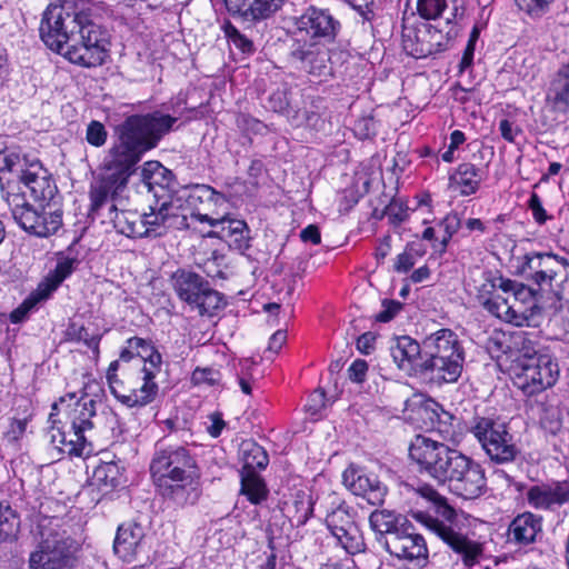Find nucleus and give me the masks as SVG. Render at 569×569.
<instances>
[{
	"mask_svg": "<svg viewBox=\"0 0 569 569\" xmlns=\"http://www.w3.org/2000/svg\"><path fill=\"white\" fill-rule=\"evenodd\" d=\"M40 38L53 52L83 68L102 66L109 57L110 36L92 19L86 0H61L42 13Z\"/></svg>",
	"mask_w": 569,
	"mask_h": 569,
	"instance_id": "f257e3e1",
	"label": "nucleus"
},
{
	"mask_svg": "<svg viewBox=\"0 0 569 569\" xmlns=\"http://www.w3.org/2000/svg\"><path fill=\"white\" fill-rule=\"evenodd\" d=\"M149 472L158 496L177 508L194 506L201 497V468L187 445L157 441Z\"/></svg>",
	"mask_w": 569,
	"mask_h": 569,
	"instance_id": "f03ea898",
	"label": "nucleus"
},
{
	"mask_svg": "<svg viewBox=\"0 0 569 569\" xmlns=\"http://www.w3.org/2000/svg\"><path fill=\"white\" fill-rule=\"evenodd\" d=\"M176 122V117L159 111L127 117L114 129L108 160L133 174L142 157L159 144Z\"/></svg>",
	"mask_w": 569,
	"mask_h": 569,
	"instance_id": "7ed1b4c3",
	"label": "nucleus"
},
{
	"mask_svg": "<svg viewBox=\"0 0 569 569\" xmlns=\"http://www.w3.org/2000/svg\"><path fill=\"white\" fill-rule=\"evenodd\" d=\"M93 399L88 398L83 392H67L51 406L49 421L56 432L52 433V442L57 445L60 452L70 457H82L89 453L91 447L87 432L94 428L96 416Z\"/></svg>",
	"mask_w": 569,
	"mask_h": 569,
	"instance_id": "20e7f679",
	"label": "nucleus"
},
{
	"mask_svg": "<svg viewBox=\"0 0 569 569\" xmlns=\"http://www.w3.org/2000/svg\"><path fill=\"white\" fill-rule=\"evenodd\" d=\"M52 506L60 507V503L53 498H44L40 503L37 517L40 541L30 553V569H72L76 566L78 545L62 528V518L48 513Z\"/></svg>",
	"mask_w": 569,
	"mask_h": 569,
	"instance_id": "39448f33",
	"label": "nucleus"
},
{
	"mask_svg": "<svg viewBox=\"0 0 569 569\" xmlns=\"http://www.w3.org/2000/svg\"><path fill=\"white\" fill-rule=\"evenodd\" d=\"M369 527L390 556L410 562L428 559L426 540L407 517L388 509H376L369 515Z\"/></svg>",
	"mask_w": 569,
	"mask_h": 569,
	"instance_id": "423d86ee",
	"label": "nucleus"
},
{
	"mask_svg": "<svg viewBox=\"0 0 569 569\" xmlns=\"http://www.w3.org/2000/svg\"><path fill=\"white\" fill-rule=\"evenodd\" d=\"M162 356L156 355L151 366L134 363L118 371V362H110L106 380L110 393L127 408H143L152 403L159 392L156 377L161 371Z\"/></svg>",
	"mask_w": 569,
	"mask_h": 569,
	"instance_id": "0eeeda50",
	"label": "nucleus"
},
{
	"mask_svg": "<svg viewBox=\"0 0 569 569\" xmlns=\"http://www.w3.org/2000/svg\"><path fill=\"white\" fill-rule=\"evenodd\" d=\"M0 194L16 223L29 234L47 238L62 227V209L38 210L28 202L21 171L14 177L0 176Z\"/></svg>",
	"mask_w": 569,
	"mask_h": 569,
	"instance_id": "6e6552de",
	"label": "nucleus"
},
{
	"mask_svg": "<svg viewBox=\"0 0 569 569\" xmlns=\"http://www.w3.org/2000/svg\"><path fill=\"white\" fill-rule=\"evenodd\" d=\"M426 378L438 382H456L462 371L465 351L458 336L441 328L423 340Z\"/></svg>",
	"mask_w": 569,
	"mask_h": 569,
	"instance_id": "1a4fd4ad",
	"label": "nucleus"
},
{
	"mask_svg": "<svg viewBox=\"0 0 569 569\" xmlns=\"http://www.w3.org/2000/svg\"><path fill=\"white\" fill-rule=\"evenodd\" d=\"M479 298L492 316L516 327L532 326L538 316L533 287H492Z\"/></svg>",
	"mask_w": 569,
	"mask_h": 569,
	"instance_id": "9d476101",
	"label": "nucleus"
},
{
	"mask_svg": "<svg viewBox=\"0 0 569 569\" xmlns=\"http://www.w3.org/2000/svg\"><path fill=\"white\" fill-rule=\"evenodd\" d=\"M412 518L435 533L456 555L463 568L472 569L487 559L486 542L465 533L458 518L439 522L423 512H413Z\"/></svg>",
	"mask_w": 569,
	"mask_h": 569,
	"instance_id": "9b49d317",
	"label": "nucleus"
},
{
	"mask_svg": "<svg viewBox=\"0 0 569 569\" xmlns=\"http://www.w3.org/2000/svg\"><path fill=\"white\" fill-rule=\"evenodd\" d=\"M470 432L477 439L487 456L497 463H507L516 459L518 448L513 435L507 423L492 409L475 415L470 425Z\"/></svg>",
	"mask_w": 569,
	"mask_h": 569,
	"instance_id": "f8f14e48",
	"label": "nucleus"
},
{
	"mask_svg": "<svg viewBox=\"0 0 569 569\" xmlns=\"http://www.w3.org/2000/svg\"><path fill=\"white\" fill-rule=\"evenodd\" d=\"M341 31V22L329 9L309 6L295 20V31L291 41L308 43L332 44Z\"/></svg>",
	"mask_w": 569,
	"mask_h": 569,
	"instance_id": "ddd939ff",
	"label": "nucleus"
},
{
	"mask_svg": "<svg viewBox=\"0 0 569 569\" xmlns=\"http://www.w3.org/2000/svg\"><path fill=\"white\" fill-rule=\"evenodd\" d=\"M559 372L557 359L546 351L528 362L519 363L513 385L525 397H533L552 388L558 381Z\"/></svg>",
	"mask_w": 569,
	"mask_h": 569,
	"instance_id": "4468645a",
	"label": "nucleus"
},
{
	"mask_svg": "<svg viewBox=\"0 0 569 569\" xmlns=\"http://www.w3.org/2000/svg\"><path fill=\"white\" fill-rule=\"evenodd\" d=\"M457 36L458 29L456 26H451L443 33L432 24L426 26L423 30L403 24L401 46L408 56L415 59H423L446 51Z\"/></svg>",
	"mask_w": 569,
	"mask_h": 569,
	"instance_id": "2eb2a0df",
	"label": "nucleus"
},
{
	"mask_svg": "<svg viewBox=\"0 0 569 569\" xmlns=\"http://www.w3.org/2000/svg\"><path fill=\"white\" fill-rule=\"evenodd\" d=\"M539 343L535 332L525 330H495L488 339L487 348L490 353L500 358L521 357L520 362H528L531 358L546 352L537 349Z\"/></svg>",
	"mask_w": 569,
	"mask_h": 569,
	"instance_id": "dca6fc26",
	"label": "nucleus"
},
{
	"mask_svg": "<svg viewBox=\"0 0 569 569\" xmlns=\"http://www.w3.org/2000/svg\"><path fill=\"white\" fill-rule=\"evenodd\" d=\"M150 212L143 213L147 237H162L170 230H186L190 228L189 218L180 204L164 196H156Z\"/></svg>",
	"mask_w": 569,
	"mask_h": 569,
	"instance_id": "f3484780",
	"label": "nucleus"
},
{
	"mask_svg": "<svg viewBox=\"0 0 569 569\" xmlns=\"http://www.w3.org/2000/svg\"><path fill=\"white\" fill-rule=\"evenodd\" d=\"M290 58L318 82H327L335 76L328 44L291 41Z\"/></svg>",
	"mask_w": 569,
	"mask_h": 569,
	"instance_id": "a211bd4d",
	"label": "nucleus"
},
{
	"mask_svg": "<svg viewBox=\"0 0 569 569\" xmlns=\"http://www.w3.org/2000/svg\"><path fill=\"white\" fill-rule=\"evenodd\" d=\"M106 172L97 181L94 186L90 187L89 199L90 207L88 216L96 219L100 216V210L103 206L110 202L113 203L116 198L126 188L129 178L132 173L122 168H117L109 160L104 163Z\"/></svg>",
	"mask_w": 569,
	"mask_h": 569,
	"instance_id": "6ab92c4d",
	"label": "nucleus"
},
{
	"mask_svg": "<svg viewBox=\"0 0 569 569\" xmlns=\"http://www.w3.org/2000/svg\"><path fill=\"white\" fill-rule=\"evenodd\" d=\"M21 178L24 181V188L29 190L30 196L36 202L40 203V209L47 211L61 209L56 201L58 197V187L52 174L39 160L24 162L21 169Z\"/></svg>",
	"mask_w": 569,
	"mask_h": 569,
	"instance_id": "aec40b11",
	"label": "nucleus"
},
{
	"mask_svg": "<svg viewBox=\"0 0 569 569\" xmlns=\"http://www.w3.org/2000/svg\"><path fill=\"white\" fill-rule=\"evenodd\" d=\"M450 447L441 441L417 435L409 445V458L417 465L420 473L427 475L436 483L445 466Z\"/></svg>",
	"mask_w": 569,
	"mask_h": 569,
	"instance_id": "412c9836",
	"label": "nucleus"
},
{
	"mask_svg": "<svg viewBox=\"0 0 569 569\" xmlns=\"http://www.w3.org/2000/svg\"><path fill=\"white\" fill-rule=\"evenodd\" d=\"M193 217L198 222H206L213 228L204 234L206 237L219 238L239 253H244L250 248V229L243 219L229 216L216 219L202 212H194Z\"/></svg>",
	"mask_w": 569,
	"mask_h": 569,
	"instance_id": "4be33fe9",
	"label": "nucleus"
},
{
	"mask_svg": "<svg viewBox=\"0 0 569 569\" xmlns=\"http://www.w3.org/2000/svg\"><path fill=\"white\" fill-rule=\"evenodd\" d=\"M420 411L430 422V430L436 432L441 442L459 445L466 435V426L460 418L446 410L438 401L429 399L425 401Z\"/></svg>",
	"mask_w": 569,
	"mask_h": 569,
	"instance_id": "5701e85b",
	"label": "nucleus"
},
{
	"mask_svg": "<svg viewBox=\"0 0 569 569\" xmlns=\"http://www.w3.org/2000/svg\"><path fill=\"white\" fill-rule=\"evenodd\" d=\"M343 485L355 496L363 498L371 506H382L388 493L387 486L375 473L350 466L343 471Z\"/></svg>",
	"mask_w": 569,
	"mask_h": 569,
	"instance_id": "b1692460",
	"label": "nucleus"
},
{
	"mask_svg": "<svg viewBox=\"0 0 569 569\" xmlns=\"http://www.w3.org/2000/svg\"><path fill=\"white\" fill-rule=\"evenodd\" d=\"M448 487L463 499H477L487 490L486 471L478 461L468 457Z\"/></svg>",
	"mask_w": 569,
	"mask_h": 569,
	"instance_id": "393cba45",
	"label": "nucleus"
},
{
	"mask_svg": "<svg viewBox=\"0 0 569 569\" xmlns=\"http://www.w3.org/2000/svg\"><path fill=\"white\" fill-rule=\"evenodd\" d=\"M319 500V511L330 533L340 531L356 522L353 508L336 491L323 492Z\"/></svg>",
	"mask_w": 569,
	"mask_h": 569,
	"instance_id": "a878e982",
	"label": "nucleus"
},
{
	"mask_svg": "<svg viewBox=\"0 0 569 569\" xmlns=\"http://www.w3.org/2000/svg\"><path fill=\"white\" fill-rule=\"evenodd\" d=\"M390 355L400 370L411 376L426 377L423 346L409 336L396 337Z\"/></svg>",
	"mask_w": 569,
	"mask_h": 569,
	"instance_id": "bb28decb",
	"label": "nucleus"
},
{
	"mask_svg": "<svg viewBox=\"0 0 569 569\" xmlns=\"http://www.w3.org/2000/svg\"><path fill=\"white\" fill-rule=\"evenodd\" d=\"M508 541L526 548L543 537V517L526 510L513 517L507 528Z\"/></svg>",
	"mask_w": 569,
	"mask_h": 569,
	"instance_id": "cd10ccee",
	"label": "nucleus"
},
{
	"mask_svg": "<svg viewBox=\"0 0 569 569\" xmlns=\"http://www.w3.org/2000/svg\"><path fill=\"white\" fill-rule=\"evenodd\" d=\"M526 501L535 510L555 511L569 502V482L533 485L526 492Z\"/></svg>",
	"mask_w": 569,
	"mask_h": 569,
	"instance_id": "c85d7f7f",
	"label": "nucleus"
},
{
	"mask_svg": "<svg viewBox=\"0 0 569 569\" xmlns=\"http://www.w3.org/2000/svg\"><path fill=\"white\" fill-rule=\"evenodd\" d=\"M522 268L531 272L536 284L552 282L561 274L569 277V262L553 253L527 254Z\"/></svg>",
	"mask_w": 569,
	"mask_h": 569,
	"instance_id": "c756f323",
	"label": "nucleus"
},
{
	"mask_svg": "<svg viewBox=\"0 0 569 569\" xmlns=\"http://www.w3.org/2000/svg\"><path fill=\"white\" fill-rule=\"evenodd\" d=\"M461 228V219L459 213L450 211L442 218L435 220L433 226L423 229L421 239L428 241L432 250V254L442 257L449 247L453 236Z\"/></svg>",
	"mask_w": 569,
	"mask_h": 569,
	"instance_id": "7c9ffc66",
	"label": "nucleus"
},
{
	"mask_svg": "<svg viewBox=\"0 0 569 569\" xmlns=\"http://www.w3.org/2000/svg\"><path fill=\"white\" fill-rule=\"evenodd\" d=\"M287 0H224L232 17L243 21L259 22L274 16Z\"/></svg>",
	"mask_w": 569,
	"mask_h": 569,
	"instance_id": "2f4dec72",
	"label": "nucleus"
},
{
	"mask_svg": "<svg viewBox=\"0 0 569 569\" xmlns=\"http://www.w3.org/2000/svg\"><path fill=\"white\" fill-rule=\"evenodd\" d=\"M178 296L201 316H216L227 305L223 296L211 287H176Z\"/></svg>",
	"mask_w": 569,
	"mask_h": 569,
	"instance_id": "473e14b6",
	"label": "nucleus"
},
{
	"mask_svg": "<svg viewBox=\"0 0 569 569\" xmlns=\"http://www.w3.org/2000/svg\"><path fill=\"white\" fill-rule=\"evenodd\" d=\"M144 536V529L140 523L132 520L120 523L113 540L114 553L123 562H133L137 559Z\"/></svg>",
	"mask_w": 569,
	"mask_h": 569,
	"instance_id": "72a5a7b5",
	"label": "nucleus"
},
{
	"mask_svg": "<svg viewBox=\"0 0 569 569\" xmlns=\"http://www.w3.org/2000/svg\"><path fill=\"white\" fill-rule=\"evenodd\" d=\"M485 179L482 168L471 162H461L448 177V187L460 197L476 194Z\"/></svg>",
	"mask_w": 569,
	"mask_h": 569,
	"instance_id": "f704fd0d",
	"label": "nucleus"
},
{
	"mask_svg": "<svg viewBox=\"0 0 569 569\" xmlns=\"http://www.w3.org/2000/svg\"><path fill=\"white\" fill-rule=\"evenodd\" d=\"M316 500L312 495L306 490L299 489L289 495L281 502V512L289 520L291 526L300 528L305 526L312 517Z\"/></svg>",
	"mask_w": 569,
	"mask_h": 569,
	"instance_id": "c9c22d12",
	"label": "nucleus"
},
{
	"mask_svg": "<svg viewBox=\"0 0 569 569\" xmlns=\"http://www.w3.org/2000/svg\"><path fill=\"white\" fill-rule=\"evenodd\" d=\"M142 181L148 190L156 196H164L171 199V193L174 192L176 177L173 172L166 168L157 160H150L143 163L141 172Z\"/></svg>",
	"mask_w": 569,
	"mask_h": 569,
	"instance_id": "e433bc0d",
	"label": "nucleus"
},
{
	"mask_svg": "<svg viewBox=\"0 0 569 569\" xmlns=\"http://www.w3.org/2000/svg\"><path fill=\"white\" fill-rule=\"evenodd\" d=\"M126 343L127 346L121 349L119 358L112 361L118 362V371H121L124 366H134V363L151 366L153 356L161 355L149 339L130 337Z\"/></svg>",
	"mask_w": 569,
	"mask_h": 569,
	"instance_id": "4c0bfd02",
	"label": "nucleus"
},
{
	"mask_svg": "<svg viewBox=\"0 0 569 569\" xmlns=\"http://www.w3.org/2000/svg\"><path fill=\"white\" fill-rule=\"evenodd\" d=\"M123 472L124 468L120 466L119 461H100L93 469L90 485L106 496L124 486Z\"/></svg>",
	"mask_w": 569,
	"mask_h": 569,
	"instance_id": "58836bf2",
	"label": "nucleus"
},
{
	"mask_svg": "<svg viewBox=\"0 0 569 569\" xmlns=\"http://www.w3.org/2000/svg\"><path fill=\"white\" fill-rule=\"evenodd\" d=\"M109 221L118 232L129 238L147 237V226H144L143 214L137 216L131 211H119L114 203L109 206Z\"/></svg>",
	"mask_w": 569,
	"mask_h": 569,
	"instance_id": "ea45409f",
	"label": "nucleus"
},
{
	"mask_svg": "<svg viewBox=\"0 0 569 569\" xmlns=\"http://www.w3.org/2000/svg\"><path fill=\"white\" fill-rule=\"evenodd\" d=\"M547 101L553 110L562 113L569 112V61L556 72L547 94Z\"/></svg>",
	"mask_w": 569,
	"mask_h": 569,
	"instance_id": "a19ab883",
	"label": "nucleus"
},
{
	"mask_svg": "<svg viewBox=\"0 0 569 569\" xmlns=\"http://www.w3.org/2000/svg\"><path fill=\"white\" fill-rule=\"evenodd\" d=\"M61 341L72 343L82 342L92 351L94 358H99L100 356L101 335L89 336L86 326L76 319H69L62 332Z\"/></svg>",
	"mask_w": 569,
	"mask_h": 569,
	"instance_id": "79ce46f5",
	"label": "nucleus"
},
{
	"mask_svg": "<svg viewBox=\"0 0 569 569\" xmlns=\"http://www.w3.org/2000/svg\"><path fill=\"white\" fill-rule=\"evenodd\" d=\"M240 493L251 505H260L267 500L269 489L258 472H240Z\"/></svg>",
	"mask_w": 569,
	"mask_h": 569,
	"instance_id": "37998d69",
	"label": "nucleus"
},
{
	"mask_svg": "<svg viewBox=\"0 0 569 569\" xmlns=\"http://www.w3.org/2000/svg\"><path fill=\"white\" fill-rule=\"evenodd\" d=\"M331 535L338 545L350 556L363 553L367 550L363 532L357 521Z\"/></svg>",
	"mask_w": 569,
	"mask_h": 569,
	"instance_id": "c03bdc74",
	"label": "nucleus"
},
{
	"mask_svg": "<svg viewBox=\"0 0 569 569\" xmlns=\"http://www.w3.org/2000/svg\"><path fill=\"white\" fill-rule=\"evenodd\" d=\"M419 492L422 497L427 498L432 502L435 515H431L429 511L417 510L416 512L427 513L431 519H436L439 522L450 520V518H458V513L456 509L448 503L446 497L440 495L435 488L431 486L425 485L419 489ZM415 511L411 512V515Z\"/></svg>",
	"mask_w": 569,
	"mask_h": 569,
	"instance_id": "a18cd8bd",
	"label": "nucleus"
},
{
	"mask_svg": "<svg viewBox=\"0 0 569 569\" xmlns=\"http://www.w3.org/2000/svg\"><path fill=\"white\" fill-rule=\"evenodd\" d=\"M160 277L152 278L149 281V284H156L158 280L166 281L170 280L172 281V284H209L208 280L203 279L202 276L199 273L192 271L191 269L186 268H177V270H169L168 266H162L160 268Z\"/></svg>",
	"mask_w": 569,
	"mask_h": 569,
	"instance_id": "49530a36",
	"label": "nucleus"
},
{
	"mask_svg": "<svg viewBox=\"0 0 569 569\" xmlns=\"http://www.w3.org/2000/svg\"><path fill=\"white\" fill-rule=\"evenodd\" d=\"M81 261L77 258L59 256L53 269H50L39 284H61L72 272L78 270Z\"/></svg>",
	"mask_w": 569,
	"mask_h": 569,
	"instance_id": "de8ad7c7",
	"label": "nucleus"
},
{
	"mask_svg": "<svg viewBox=\"0 0 569 569\" xmlns=\"http://www.w3.org/2000/svg\"><path fill=\"white\" fill-rule=\"evenodd\" d=\"M243 465L240 472H258L266 469L269 456L264 448L257 442H250L243 449Z\"/></svg>",
	"mask_w": 569,
	"mask_h": 569,
	"instance_id": "09e8293b",
	"label": "nucleus"
},
{
	"mask_svg": "<svg viewBox=\"0 0 569 569\" xmlns=\"http://www.w3.org/2000/svg\"><path fill=\"white\" fill-rule=\"evenodd\" d=\"M221 30L229 43L244 57H250L256 52L254 43L244 33H242L230 20H226Z\"/></svg>",
	"mask_w": 569,
	"mask_h": 569,
	"instance_id": "8fccbe9b",
	"label": "nucleus"
},
{
	"mask_svg": "<svg viewBox=\"0 0 569 569\" xmlns=\"http://www.w3.org/2000/svg\"><path fill=\"white\" fill-rule=\"evenodd\" d=\"M567 287H559V290H553V287H538L535 289V298L538 305V316L543 310H557L561 307V300L565 296Z\"/></svg>",
	"mask_w": 569,
	"mask_h": 569,
	"instance_id": "3c124183",
	"label": "nucleus"
},
{
	"mask_svg": "<svg viewBox=\"0 0 569 569\" xmlns=\"http://www.w3.org/2000/svg\"><path fill=\"white\" fill-rule=\"evenodd\" d=\"M20 528V518L8 501H0V538L14 537Z\"/></svg>",
	"mask_w": 569,
	"mask_h": 569,
	"instance_id": "603ef678",
	"label": "nucleus"
},
{
	"mask_svg": "<svg viewBox=\"0 0 569 569\" xmlns=\"http://www.w3.org/2000/svg\"><path fill=\"white\" fill-rule=\"evenodd\" d=\"M468 457L469 456L462 453L461 451L450 448L447 458H445V466L441 469V473L437 483L448 485L453 476H456V472L462 468V465Z\"/></svg>",
	"mask_w": 569,
	"mask_h": 569,
	"instance_id": "864d4df0",
	"label": "nucleus"
},
{
	"mask_svg": "<svg viewBox=\"0 0 569 569\" xmlns=\"http://www.w3.org/2000/svg\"><path fill=\"white\" fill-rule=\"evenodd\" d=\"M538 410L541 428L550 435H557L562 427L558 409L553 406L547 405L546 402H540L538 405Z\"/></svg>",
	"mask_w": 569,
	"mask_h": 569,
	"instance_id": "5fc2aeb1",
	"label": "nucleus"
},
{
	"mask_svg": "<svg viewBox=\"0 0 569 569\" xmlns=\"http://www.w3.org/2000/svg\"><path fill=\"white\" fill-rule=\"evenodd\" d=\"M224 256L213 251L211 258L207 259L202 264L203 273L211 280H227L231 270L224 263Z\"/></svg>",
	"mask_w": 569,
	"mask_h": 569,
	"instance_id": "6e6d98bb",
	"label": "nucleus"
},
{
	"mask_svg": "<svg viewBox=\"0 0 569 569\" xmlns=\"http://www.w3.org/2000/svg\"><path fill=\"white\" fill-rule=\"evenodd\" d=\"M448 8L447 0H417L416 12L422 20L440 19Z\"/></svg>",
	"mask_w": 569,
	"mask_h": 569,
	"instance_id": "4d7b16f0",
	"label": "nucleus"
},
{
	"mask_svg": "<svg viewBox=\"0 0 569 569\" xmlns=\"http://www.w3.org/2000/svg\"><path fill=\"white\" fill-rule=\"evenodd\" d=\"M222 375L219 369L213 367H196L191 373L190 381L192 386L217 387L220 385Z\"/></svg>",
	"mask_w": 569,
	"mask_h": 569,
	"instance_id": "13d9d810",
	"label": "nucleus"
},
{
	"mask_svg": "<svg viewBox=\"0 0 569 569\" xmlns=\"http://www.w3.org/2000/svg\"><path fill=\"white\" fill-rule=\"evenodd\" d=\"M216 193L217 191L214 188L208 184H196L193 188H191L187 198V203L192 208L190 212V218L192 220L198 221L197 218L193 217V213L201 212L198 208V204L202 203L203 200H211Z\"/></svg>",
	"mask_w": 569,
	"mask_h": 569,
	"instance_id": "bf43d9fd",
	"label": "nucleus"
},
{
	"mask_svg": "<svg viewBox=\"0 0 569 569\" xmlns=\"http://www.w3.org/2000/svg\"><path fill=\"white\" fill-rule=\"evenodd\" d=\"M555 0H515L516 6L531 19H540L549 12Z\"/></svg>",
	"mask_w": 569,
	"mask_h": 569,
	"instance_id": "052dcab7",
	"label": "nucleus"
},
{
	"mask_svg": "<svg viewBox=\"0 0 569 569\" xmlns=\"http://www.w3.org/2000/svg\"><path fill=\"white\" fill-rule=\"evenodd\" d=\"M59 287H37L30 292V295L20 303V306L28 312L31 313L38 310L39 306L51 298L53 292Z\"/></svg>",
	"mask_w": 569,
	"mask_h": 569,
	"instance_id": "680f3d73",
	"label": "nucleus"
},
{
	"mask_svg": "<svg viewBox=\"0 0 569 569\" xmlns=\"http://www.w3.org/2000/svg\"><path fill=\"white\" fill-rule=\"evenodd\" d=\"M59 287H37L30 292V295L20 303V306L28 312L31 313L38 310L39 306L51 298L53 292Z\"/></svg>",
	"mask_w": 569,
	"mask_h": 569,
	"instance_id": "e2e57ef3",
	"label": "nucleus"
},
{
	"mask_svg": "<svg viewBox=\"0 0 569 569\" xmlns=\"http://www.w3.org/2000/svg\"><path fill=\"white\" fill-rule=\"evenodd\" d=\"M236 126L243 134H261L267 128L258 118L242 112L237 114Z\"/></svg>",
	"mask_w": 569,
	"mask_h": 569,
	"instance_id": "0e129e2a",
	"label": "nucleus"
},
{
	"mask_svg": "<svg viewBox=\"0 0 569 569\" xmlns=\"http://www.w3.org/2000/svg\"><path fill=\"white\" fill-rule=\"evenodd\" d=\"M417 254L415 253L413 243L406 246L405 250L399 253L392 264V270L396 273L406 274L416 264Z\"/></svg>",
	"mask_w": 569,
	"mask_h": 569,
	"instance_id": "69168bd1",
	"label": "nucleus"
},
{
	"mask_svg": "<svg viewBox=\"0 0 569 569\" xmlns=\"http://www.w3.org/2000/svg\"><path fill=\"white\" fill-rule=\"evenodd\" d=\"M108 131L104 124L98 120H91L86 129V141L94 147L101 148L106 144Z\"/></svg>",
	"mask_w": 569,
	"mask_h": 569,
	"instance_id": "338daca9",
	"label": "nucleus"
},
{
	"mask_svg": "<svg viewBox=\"0 0 569 569\" xmlns=\"http://www.w3.org/2000/svg\"><path fill=\"white\" fill-rule=\"evenodd\" d=\"M353 134L359 140H370L377 134L376 120L372 116H362L358 118L352 128Z\"/></svg>",
	"mask_w": 569,
	"mask_h": 569,
	"instance_id": "774afa93",
	"label": "nucleus"
}]
</instances>
